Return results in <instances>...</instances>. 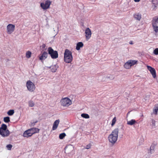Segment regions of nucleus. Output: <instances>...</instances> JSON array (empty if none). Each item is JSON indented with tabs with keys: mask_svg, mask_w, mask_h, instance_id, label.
I'll return each instance as SVG.
<instances>
[{
	"mask_svg": "<svg viewBox=\"0 0 158 158\" xmlns=\"http://www.w3.org/2000/svg\"><path fill=\"white\" fill-rule=\"evenodd\" d=\"M119 130L118 128L115 129L108 137L109 142L112 144L115 143L117 140Z\"/></svg>",
	"mask_w": 158,
	"mask_h": 158,
	"instance_id": "f257e3e1",
	"label": "nucleus"
},
{
	"mask_svg": "<svg viewBox=\"0 0 158 158\" xmlns=\"http://www.w3.org/2000/svg\"><path fill=\"white\" fill-rule=\"evenodd\" d=\"M10 134L9 131L7 129V126L5 124H2L0 127V135L3 137L8 136Z\"/></svg>",
	"mask_w": 158,
	"mask_h": 158,
	"instance_id": "f03ea898",
	"label": "nucleus"
},
{
	"mask_svg": "<svg viewBox=\"0 0 158 158\" xmlns=\"http://www.w3.org/2000/svg\"><path fill=\"white\" fill-rule=\"evenodd\" d=\"M72 53L69 49H66L65 50L64 56V60L66 63H70L73 60Z\"/></svg>",
	"mask_w": 158,
	"mask_h": 158,
	"instance_id": "7ed1b4c3",
	"label": "nucleus"
},
{
	"mask_svg": "<svg viewBox=\"0 0 158 158\" xmlns=\"http://www.w3.org/2000/svg\"><path fill=\"white\" fill-rule=\"evenodd\" d=\"M27 90L30 92H33L35 90V86L34 83L31 81H27L26 83Z\"/></svg>",
	"mask_w": 158,
	"mask_h": 158,
	"instance_id": "20e7f679",
	"label": "nucleus"
},
{
	"mask_svg": "<svg viewBox=\"0 0 158 158\" xmlns=\"http://www.w3.org/2000/svg\"><path fill=\"white\" fill-rule=\"evenodd\" d=\"M138 61L135 60H128L124 64V68L126 69H129L136 64H137Z\"/></svg>",
	"mask_w": 158,
	"mask_h": 158,
	"instance_id": "39448f33",
	"label": "nucleus"
},
{
	"mask_svg": "<svg viewBox=\"0 0 158 158\" xmlns=\"http://www.w3.org/2000/svg\"><path fill=\"white\" fill-rule=\"evenodd\" d=\"M60 103L61 105L63 106L67 107L72 104V102L69 98H65L61 99Z\"/></svg>",
	"mask_w": 158,
	"mask_h": 158,
	"instance_id": "423d86ee",
	"label": "nucleus"
},
{
	"mask_svg": "<svg viewBox=\"0 0 158 158\" xmlns=\"http://www.w3.org/2000/svg\"><path fill=\"white\" fill-rule=\"evenodd\" d=\"M152 26L154 31L156 33L158 32V17H154L152 21Z\"/></svg>",
	"mask_w": 158,
	"mask_h": 158,
	"instance_id": "0eeeda50",
	"label": "nucleus"
},
{
	"mask_svg": "<svg viewBox=\"0 0 158 158\" xmlns=\"http://www.w3.org/2000/svg\"><path fill=\"white\" fill-rule=\"evenodd\" d=\"M48 54L50 55L52 59H56L58 57V54L57 51H54L51 47H49L48 49Z\"/></svg>",
	"mask_w": 158,
	"mask_h": 158,
	"instance_id": "6e6552de",
	"label": "nucleus"
},
{
	"mask_svg": "<svg viewBox=\"0 0 158 158\" xmlns=\"http://www.w3.org/2000/svg\"><path fill=\"white\" fill-rule=\"evenodd\" d=\"M52 2L49 0H47L44 2L40 3V7L44 10H46L50 8Z\"/></svg>",
	"mask_w": 158,
	"mask_h": 158,
	"instance_id": "1a4fd4ad",
	"label": "nucleus"
},
{
	"mask_svg": "<svg viewBox=\"0 0 158 158\" xmlns=\"http://www.w3.org/2000/svg\"><path fill=\"white\" fill-rule=\"evenodd\" d=\"M15 26L14 24H9L6 26V32L8 34L12 33L15 30Z\"/></svg>",
	"mask_w": 158,
	"mask_h": 158,
	"instance_id": "9d476101",
	"label": "nucleus"
},
{
	"mask_svg": "<svg viewBox=\"0 0 158 158\" xmlns=\"http://www.w3.org/2000/svg\"><path fill=\"white\" fill-rule=\"evenodd\" d=\"M85 37L87 40H89L91 37L92 32L91 30L89 28H87L85 31Z\"/></svg>",
	"mask_w": 158,
	"mask_h": 158,
	"instance_id": "9b49d317",
	"label": "nucleus"
},
{
	"mask_svg": "<svg viewBox=\"0 0 158 158\" xmlns=\"http://www.w3.org/2000/svg\"><path fill=\"white\" fill-rule=\"evenodd\" d=\"M147 67L148 69L150 71L151 74L152 75L153 77L154 78H156V73L155 69L154 68L148 65L147 66Z\"/></svg>",
	"mask_w": 158,
	"mask_h": 158,
	"instance_id": "f8f14e48",
	"label": "nucleus"
},
{
	"mask_svg": "<svg viewBox=\"0 0 158 158\" xmlns=\"http://www.w3.org/2000/svg\"><path fill=\"white\" fill-rule=\"evenodd\" d=\"M29 129L23 133V136L25 137H28L31 136L32 135V133H31Z\"/></svg>",
	"mask_w": 158,
	"mask_h": 158,
	"instance_id": "ddd939ff",
	"label": "nucleus"
},
{
	"mask_svg": "<svg viewBox=\"0 0 158 158\" xmlns=\"http://www.w3.org/2000/svg\"><path fill=\"white\" fill-rule=\"evenodd\" d=\"M60 121L59 119H57L55 121L53 124L52 127V129L53 130H55L57 128L60 123Z\"/></svg>",
	"mask_w": 158,
	"mask_h": 158,
	"instance_id": "4468645a",
	"label": "nucleus"
},
{
	"mask_svg": "<svg viewBox=\"0 0 158 158\" xmlns=\"http://www.w3.org/2000/svg\"><path fill=\"white\" fill-rule=\"evenodd\" d=\"M48 53L46 52H44L41 56L40 57V60H41V61L45 60L48 56Z\"/></svg>",
	"mask_w": 158,
	"mask_h": 158,
	"instance_id": "2eb2a0df",
	"label": "nucleus"
},
{
	"mask_svg": "<svg viewBox=\"0 0 158 158\" xmlns=\"http://www.w3.org/2000/svg\"><path fill=\"white\" fill-rule=\"evenodd\" d=\"M48 67L51 69L52 72H55L56 71L57 69L58 68V66L57 64H56L52 65L50 67Z\"/></svg>",
	"mask_w": 158,
	"mask_h": 158,
	"instance_id": "dca6fc26",
	"label": "nucleus"
},
{
	"mask_svg": "<svg viewBox=\"0 0 158 158\" xmlns=\"http://www.w3.org/2000/svg\"><path fill=\"white\" fill-rule=\"evenodd\" d=\"M134 18L138 21H140L141 19V15L139 13H136L134 15Z\"/></svg>",
	"mask_w": 158,
	"mask_h": 158,
	"instance_id": "f3484780",
	"label": "nucleus"
},
{
	"mask_svg": "<svg viewBox=\"0 0 158 158\" xmlns=\"http://www.w3.org/2000/svg\"><path fill=\"white\" fill-rule=\"evenodd\" d=\"M83 44L82 42L78 43L76 45V49L77 50H79L83 46Z\"/></svg>",
	"mask_w": 158,
	"mask_h": 158,
	"instance_id": "a211bd4d",
	"label": "nucleus"
},
{
	"mask_svg": "<svg viewBox=\"0 0 158 158\" xmlns=\"http://www.w3.org/2000/svg\"><path fill=\"white\" fill-rule=\"evenodd\" d=\"M156 121L153 119L151 121L150 125L152 129H154L156 127Z\"/></svg>",
	"mask_w": 158,
	"mask_h": 158,
	"instance_id": "6ab92c4d",
	"label": "nucleus"
},
{
	"mask_svg": "<svg viewBox=\"0 0 158 158\" xmlns=\"http://www.w3.org/2000/svg\"><path fill=\"white\" fill-rule=\"evenodd\" d=\"M29 130L31 133H32V135L35 133L39 132V130L38 129L36 128H32L29 129Z\"/></svg>",
	"mask_w": 158,
	"mask_h": 158,
	"instance_id": "aec40b11",
	"label": "nucleus"
},
{
	"mask_svg": "<svg viewBox=\"0 0 158 158\" xmlns=\"http://www.w3.org/2000/svg\"><path fill=\"white\" fill-rule=\"evenodd\" d=\"M157 5V2L156 0H152V8L153 9H155Z\"/></svg>",
	"mask_w": 158,
	"mask_h": 158,
	"instance_id": "412c9836",
	"label": "nucleus"
},
{
	"mask_svg": "<svg viewBox=\"0 0 158 158\" xmlns=\"http://www.w3.org/2000/svg\"><path fill=\"white\" fill-rule=\"evenodd\" d=\"M136 123V121L134 119H131V120L127 121V124L128 125H132Z\"/></svg>",
	"mask_w": 158,
	"mask_h": 158,
	"instance_id": "4be33fe9",
	"label": "nucleus"
},
{
	"mask_svg": "<svg viewBox=\"0 0 158 158\" xmlns=\"http://www.w3.org/2000/svg\"><path fill=\"white\" fill-rule=\"evenodd\" d=\"M158 110V105L156 106L154 108L153 113L155 115L157 114V112Z\"/></svg>",
	"mask_w": 158,
	"mask_h": 158,
	"instance_id": "5701e85b",
	"label": "nucleus"
},
{
	"mask_svg": "<svg viewBox=\"0 0 158 158\" xmlns=\"http://www.w3.org/2000/svg\"><path fill=\"white\" fill-rule=\"evenodd\" d=\"M81 116L85 118H89V115L87 114L83 113L81 114Z\"/></svg>",
	"mask_w": 158,
	"mask_h": 158,
	"instance_id": "b1692460",
	"label": "nucleus"
},
{
	"mask_svg": "<svg viewBox=\"0 0 158 158\" xmlns=\"http://www.w3.org/2000/svg\"><path fill=\"white\" fill-rule=\"evenodd\" d=\"M31 52L30 51H27L26 54V57L27 58H29L31 57Z\"/></svg>",
	"mask_w": 158,
	"mask_h": 158,
	"instance_id": "393cba45",
	"label": "nucleus"
},
{
	"mask_svg": "<svg viewBox=\"0 0 158 158\" xmlns=\"http://www.w3.org/2000/svg\"><path fill=\"white\" fill-rule=\"evenodd\" d=\"M14 113V111L13 110H9L7 112L8 115L9 116L12 115Z\"/></svg>",
	"mask_w": 158,
	"mask_h": 158,
	"instance_id": "a878e982",
	"label": "nucleus"
},
{
	"mask_svg": "<svg viewBox=\"0 0 158 158\" xmlns=\"http://www.w3.org/2000/svg\"><path fill=\"white\" fill-rule=\"evenodd\" d=\"M66 136V134L63 133L60 134L59 138L60 139H63Z\"/></svg>",
	"mask_w": 158,
	"mask_h": 158,
	"instance_id": "bb28decb",
	"label": "nucleus"
},
{
	"mask_svg": "<svg viewBox=\"0 0 158 158\" xmlns=\"http://www.w3.org/2000/svg\"><path fill=\"white\" fill-rule=\"evenodd\" d=\"M3 120L5 123H8L10 121V117H4L3 119Z\"/></svg>",
	"mask_w": 158,
	"mask_h": 158,
	"instance_id": "cd10ccee",
	"label": "nucleus"
},
{
	"mask_svg": "<svg viewBox=\"0 0 158 158\" xmlns=\"http://www.w3.org/2000/svg\"><path fill=\"white\" fill-rule=\"evenodd\" d=\"M28 105L30 107H33L34 106V102L32 101H30L28 102Z\"/></svg>",
	"mask_w": 158,
	"mask_h": 158,
	"instance_id": "c85d7f7f",
	"label": "nucleus"
},
{
	"mask_svg": "<svg viewBox=\"0 0 158 158\" xmlns=\"http://www.w3.org/2000/svg\"><path fill=\"white\" fill-rule=\"evenodd\" d=\"M116 121V117H114L112 119V123L111 124V126H113L115 124Z\"/></svg>",
	"mask_w": 158,
	"mask_h": 158,
	"instance_id": "c756f323",
	"label": "nucleus"
},
{
	"mask_svg": "<svg viewBox=\"0 0 158 158\" xmlns=\"http://www.w3.org/2000/svg\"><path fill=\"white\" fill-rule=\"evenodd\" d=\"M12 147V145L10 144L7 145L6 146V148L8 150H10Z\"/></svg>",
	"mask_w": 158,
	"mask_h": 158,
	"instance_id": "7c9ffc66",
	"label": "nucleus"
},
{
	"mask_svg": "<svg viewBox=\"0 0 158 158\" xmlns=\"http://www.w3.org/2000/svg\"><path fill=\"white\" fill-rule=\"evenodd\" d=\"M153 53L156 55H158V48H156L154 50Z\"/></svg>",
	"mask_w": 158,
	"mask_h": 158,
	"instance_id": "2f4dec72",
	"label": "nucleus"
},
{
	"mask_svg": "<svg viewBox=\"0 0 158 158\" xmlns=\"http://www.w3.org/2000/svg\"><path fill=\"white\" fill-rule=\"evenodd\" d=\"M91 146V144L90 143H89L86 146V148H85L86 149H89L90 148Z\"/></svg>",
	"mask_w": 158,
	"mask_h": 158,
	"instance_id": "473e14b6",
	"label": "nucleus"
},
{
	"mask_svg": "<svg viewBox=\"0 0 158 158\" xmlns=\"http://www.w3.org/2000/svg\"><path fill=\"white\" fill-rule=\"evenodd\" d=\"M129 44H133V41H130Z\"/></svg>",
	"mask_w": 158,
	"mask_h": 158,
	"instance_id": "72a5a7b5",
	"label": "nucleus"
},
{
	"mask_svg": "<svg viewBox=\"0 0 158 158\" xmlns=\"http://www.w3.org/2000/svg\"><path fill=\"white\" fill-rule=\"evenodd\" d=\"M135 2H139L140 1V0H134Z\"/></svg>",
	"mask_w": 158,
	"mask_h": 158,
	"instance_id": "f704fd0d",
	"label": "nucleus"
},
{
	"mask_svg": "<svg viewBox=\"0 0 158 158\" xmlns=\"http://www.w3.org/2000/svg\"><path fill=\"white\" fill-rule=\"evenodd\" d=\"M42 47L43 48H45V44H43L42 45Z\"/></svg>",
	"mask_w": 158,
	"mask_h": 158,
	"instance_id": "c9c22d12",
	"label": "nucleus"
},
{
	"mask_svg": "<svg viewBox=\"0 0 158 158\" xmlns=\"http://www.w3.org/2000/svg\"><path fill=\"white\" fill-rule=\"evenodd\" d=\"M69 147L70 148H72V147L71 146H69Z\"/></svg>",
	"mask_w": 158,
	"mask_h": 158,
	"instance_id": "e433bc0d",
	"label": "nucleus"
},
{
	"mask_svg": "<svg viewBox=\"0 0 158 158\" xmlns=\"http://www.w3.org/2000/svg\"><path fill=\"white\" fill-rule=\"evenodd\" d=\"M107 78H110V77H107Z\"/></svg>",
	"mask_w": 158,
	"mask_h": 158,
	"instance_id": "4c0bfd02",
	"label": "nucleus"
},
{
	"mask_svg": "<svg viewBox=\"0 0 158 158\" xmlns=\"http://www.w3.org/2000/svg\"><path fill=\"white\" fill-rule=\"evenodd\" d=\"M68 147H66V149H67V148H68Z\"/></svg>",
	"mask_w": 158,
	"mask_h": 158,
	"instance_id": "58836bf2",
	"label": "nucleus"
},
{
	"mask_svg": "<svg viewBox=\"0 0 158 158\" xmlns=\"http://www.w3.org/2000/svg\"><path fill=\"white\" fill-rule=\"evenodd\" d=\"M1 121H0V124H1Z\"/></svg>",
	"mask_w": 158,
	"mask_h": 158,
	"instance_id": "ea45409f",
	"label": "nucleus"
}]
</instances>
